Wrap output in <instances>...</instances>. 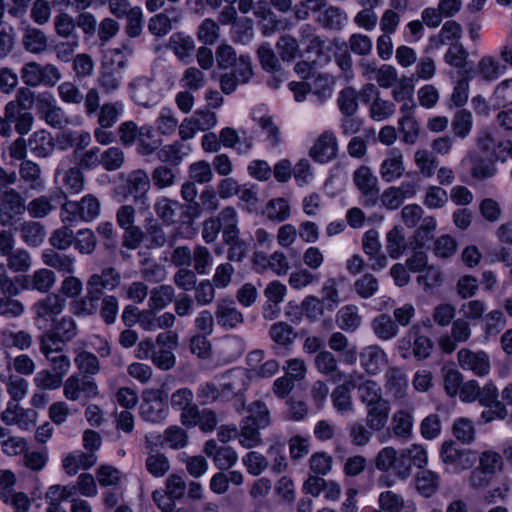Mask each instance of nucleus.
Instances as JSON below:
<instances>
[{
	"instance_id": "f704fd0d",
	"label": "nucleus",
	"mask_w": 512,
	"mask_h": 512,
	"mask_svg": "<svg viewBox=\"0 0 512 512\" xmlns=\"http://www.w3.org/2000/svg\"><path fill=\"white\" fill-rule=\"evenodd\" d=\"M22 43L26 51L32 54H41L48 49V37L35 27L26 26L23 29Z\"/></svg>"
},
{
	"instance_id": "4468645a",
	"label": "nucleus",
	"mask_w": 512,
	"mask_h": 512,
	"mask_svg": "<svg viewBox=\"0 0 512 512\" xmlns=\"http://www.w3.org/2000/svg\"><path fill=\"white\" fill-rule=\"evenodd\" d=\"M1 420L6 425H17L21 430H30L36 424L37 412L33 409H24L18 403L8 402L1 413Z\"/></svg>"
},
{
	"instance_id": "412c9836",
	"label": "nucleus",
	"mask_w": 512,
	"mask_h": 512,
	"mask_svg": "<svg viewBox=\"0 0 512 512\" xmlns=\"http://www.w3.org/2000/svg\"><path fill=\"white\" fill-rule=\"evenodd\" d=\"M462 163L468 166L469 173L474 180L483 181L493 177L497 169L494 161L480 155L478 152H470Z\"/></svg>"
},
{
	"instance_id": "6e6552de",
	"label": "nucleus",
	"mask_w": 512,
	"mask_h": 512,
	"mask_svg": "<svg viewBox=\"0 0 512 512\" xmlns=\"http://www.w3.org/2000/svg\"><path fill=\"white\" fill-rule=\"evenodd\" d=\"M127 67V59L121 57L117 64L114 61L102 63L97 83L105 94H115L123 81V70Z\"/></svg>"
},
{
	"instance_id": "2f4dec72",
	"label": "nucleus",
	"mask_w": 512,
	"mask_h": 512,
	"mask_svg": "<svg viewBox=\"0 0 512 512\" xmlns=\"http://www.w3.org/2000/svg\"><path fill=\"white\" fill-rule=\"evenodd\" d=\"M254 263L256 266L271 269L278 276L286 275L290 269L288 259L282 251H274L269 256L255 253Z\"/></svg>"
},
{
	"instance_id": "dca6fc26",
	"label": "nucleus",
	"mask_w": 512,
	"mask_h": 512,
	"mask_svg": "<svg viewBox=\"0 0 512 512\" xmlns=\"http://www.w3.org/2000/svg\"><path fill=\"white\" fill-rule=\"evenodd\" d=\"M405 172L404 155L399 148L389 149L379 167V174L386 183L400 179Z\"/></svg>"
},
{
	"instance_id": "f257e3e1",
	"label": "nucleus",
	"mask_w": 512,
	"mask_h": 512,
	"mask_svg": "<svg viewBox=\"0 0 512 512\" xmlns=\"http://www.w3.org/2000/svg\"><path fill=\"white\" fill-rule=\"evenodd\" d=\"M20 76L23 83L29 87L45 86L51 88L61 80L62 73L52 63L41 65L36 61H31L22 66Z\"/></svg>"
},
{
	"instance_id": "bb28decb",
	"label": "nucleus",
	"mask_w": 512,
	"mask_h": 512,
	"mask_svg": "<svg viewBox=\"0 0 512 512\" xmlns=\"http://www.w3.org/2000/svg\"><path fill=\"white\" fill-rule=\"evenodd\" d=\"M385 246L391 259H399L406 253L409 245L402 226L396 225L386 233Z\"/></svg>"
},
{
	"instance_id": "5701e85b",
	"label": "nucleus",
	"mask_w": 512,
	"mask_h": 512,
	"mask_svg": "<svg viewBox=\"0 0 512 512\" xmlns=\"http://www.w3.org/2000/svg\"><path fill=\"white\" fill-rule=\"evenodd\" d=\"M120 282V274L113 267H107L100 273L92 274L87 281V287L92 290L91 293L101 297L104 290H114Z\"/></svg>"
},
{
	"instance_id": "a19ab883",
	"label": "nucleus",
	"mask_w": 512,
	"mask_h": 512,
	"mask_svg": "<svg viewBox=\"0 0 512 512\" xmlns=\"http://www.w3.org/2000/svg\"><path fill=\"white\" fill-rule=\"evenodd\" d=\"M336 323L338 327L346 332H355L362 323L358 307L355 305H345L336 314Z\"/></svg>"
},
{
	"instance_id": "f8f14e48",
	"label": "nucleus",
	"mask_w": 512,
	"mask_h": 512,
	"mask_svg": "<svg viewBox=\"0 0 512 512\" xmlns=\"http://www.w3.org/2000/svg\"><path fill=\"white\" fill-rule=\"evenodd\" d=\"M385 388L398 405L411 403L408 400V378L401 369L392 367L386 372Z\"/></svg>"
},
{
	"instance_id": "20e7f679",
	"label": "nucleus",
	"mask_w": 512,
	"mask_h": 512,
	"mask_svg": "<svg viewBox=\"0 0 512 512\" xmlns=\"http://www.w3.org/2000/svg\"><path fill=\"white\" fill-rule=\"evenodd\" d=\"M66 301L58 294L51 293L34 303L35 323L40 329H48L55 324L57 317L63 312Z\"/></svg>"
},
{
	"instance_id": "338daca9",
	"label": "nucleus",
	"mask_w": 512,
	"mask_h": 512,
	"mask_svg": "<svg viewBox=\"0 0 512 512\" xmlns=\"http://www.w3.org/2000/svg\"><path fill=\"white\" fill-rule=\"evenodd\" d=\"M350 441L354 446H366L370 443L374 430L361 421H354L348 427Z\"/></svg>"
},
{
	"instance_id": "f03ea898",
	"label": "nucleus",
	"mask_w": 512,
	"mask_h": 512,
	"mask_svg": "<svg viewBox=\"0 0 512 512\" xmlns=\"http://www.w3.org/2000/svg\"><path fill=\"white\" fill-rule=\"evenodd\" d=\"M100 213V203L93 195L88 194L80 201H66L60 212L64 223H77L79 221L89 222L94 220Z\"/></svg>"
},
{
	"instance_id": "c85d7f7f",
	"label": "nucleus",
	"mask_w": 512,
	"mask_h": 512,
	"mask_svg": "<svg viewBox=\"0 0 512 512\" xmlns=\"http://www.w3.org/2000/svg\"><path fill=\"white\" fill-rule=\"evenodd\" d=\"M27 146L36 157H48L55 149L52 134L44 129L35 131L28 139Z\"/></svg>"
},
{
	"instance_id": "bf43d9fd",
	"label": "nucleus",
	"mask_w": 512,
	"mask_h": 512,
	"mask_svg": "<svg viewBox=\"0 0 512 512\" xmlns=\"http://www.w3.org/2000/svg\"><path fill=\"white\" fill-rule=\"evenodd\" d=\"M137 152L142 156L153 154L159 146L157 140L154 139V128L151 125L141 126V132L137 138Z\"/></svg>"
},
{
	"instance_id": "c9c22d12",
	"label": "nucleus",
	"mask_w": 512,
	"mask_h": 512,
	"mask_svg": "<svg viewBox=\"0 0 512 512\" xmlns=\"http://www.w3.org/2000/svg\"><path fill=\"white\" fill-rule=\"evenodd\" d=\"M91 289L87 287V294L84 297H76L70 304L71 312L78 317H89L98 311V301L100 296L91 293Z\"/></svg>"
},
{
	"instance_id": "4d7b16f0",
	"label": "nucleus",
	"mask_w": 512,
	"mask_h": 512,
	"mask_svg": "<svg viewBox=\"0 0 512 512\" xmlns=\"http://www.w3.org/2000/svg\"><path fill=\"white\" fill-rule=\"evenodd\" d=\"M341 279L339 278H328L323 283L322 289H321V300L323 302H326V310L327 311H334L336 307L341 302L340 299V292L338 289V285Z\"/></svg>"
},
{
	"instance_id": "3c124183",
	"label": "nucleus",
	"mask_w": 512,
	"mask_h": 512,
	"mask_svg": "<svg viewBox=\"0 0 512 512\" xmlns=\"http://www.w3.org/2000/svg\"><path fill=\"white\" fill-rule=\"evenodd\" d=\"M175 290L171 285H160L150 291L148 306L150 310H162L172 303Z\"/></svg>"
},
{
	"instance_id": "4be33fe9",
	"label": "nucleus",
	"mask_w": 512,
	"mask_h": 512,
	"mask_svg": "<svg viewBox=\"0 0 512 512\" xmlns=\"http://www.w3.org/2000/svg\"><path fill=\"white\" fill-rule=\"evenodd\" d=\"M356 387V382L352 376H349L345 382L338 385L331 393L332 405L340 415L355 412V405L352 399L351 391Z\"/></svg>"
},
{
	"instance_id": "8fccbe9b",
	"label": "nucleus",
	"mask_w": 512,
	"mask_h": 512,
	"mask_svg": "<svg viewBox=\"0 0 512 512\" xmlns=\"http://www.w3.org/2000/svg\"><path fill=\"white\" fill-rule=\"evenodd\" d=\"M1 344L6 348L27 350L32 345V336L24 330L13 331L5 329L1 333Z\"/></svg>"
},
{
	"instance_id": "37998d69",
	"label": "nucleus",
	"mask_w": 512,
	"mask_h": 512,
	"mask_svg": "<svg viewBox=\"0 0 512 512\" xmlns=\"http://www.w3.org/2000/svg\"><path fill=\"white\" fill-rule=\"evenodd\" d=\"M357 389L359 399L365 407L387 402V400L383 398L382 388L374 380L368 379L363 381L358 385Z\"/></svg>"
},
{
	"instance_id": "de8ad7c7",
	"label": "nucleus",
	"mask_w": 512,
	"mask_h": 512,
	"mask_svg": "<svg viewBox=\"0 0 512 512\" xmlns=\"http://www.w3.org/2000/svg\"><path fill=\"white\" fill-rule=\"evenodd\" d=\"M178 123L176 113L170 107H162L154 121L157 133L162 136L173 135L177 130Z\"/></svg>"
},
{
	"instance_id": "864d4df0",
	"label": "nucleus",
	"mask_w": 512,
	"mask_h": 512,
	"mask_svg": "<svg viewBox=\"0 0 512 512\" xmlns=\"http://www.w3.org/2000/svg\"><path fill=\"white\" fill-rule=\"evenodd\" d=\"M462 35V27L456 21L450 20L444 23L438 35L431 39L435 46L456 44Z\"/></svg>"
},
{
	"instance_id": "a211bd4d",
	"label": "nucleus",
	"mask_w": 512,
	"mask_h": 512,
	"mask_svg": "<svg viewBox=\"0 0 512 512\" xmlns=\"http://www.w3.org/2000/svg\"><path fill=\"white\" fill-rule=\"evenodd\" d=\"M360 366L369 375L379 374L387 365L388 356L377 344L364 347L359 353Z\"/></svg>"
},
{
	"instance_id": "a18cd8bd",
	"label": "nucleus",
	"mask_w": 512,
	"mask_h": 512,
	"mask_svg": "<svg viewBox=\"0 0 512 512\" xmlns=\"http://www.w3.org/2000/svg\"><path fill=\"white\" fill-rule=\"evenodd\" d=\"M96 463V456L93 453L75 452L63 460L65 472L74 476L82 469H89Z\"/></svg>"
},
{
	"instance_id": "393cba45",
	"label": "nucleus",
	"mask_w": 512,
	"mask_h": 512,
	"mask_svg": "<svg viewBox=\"0 0 512 512\" xmlns=\"http://www.w3.org/2000/svg\"><path fill=\"white\" fill-rule=\"evenodd\" d=\"M42 262L61 274H74L76 258L73 255L61 253L55 249H45L41 255Z\"/></svg>"
},
{
	"instance_id": "9d476101",
	"label": "nucleus",
	"mask_w": 512,
	"mask_h": 512,
	"mask_svg": "<svg viewBox=\"0 0 512 512\" xmlns=\"http://www.w3.org/2000/svg\"><path fill=\"white\" fill-rule=\"evenodd\" d=\"M63 394L70 401H77L83 395L86 399L98 396L96 382L86 376L71 375L63 383Z\"/></svg>"
},
{
	"instance_id": "1a4fd4ad",
	"label": "nucleus",
	"mask_w": 512,
	"mask_h": 512,
	"mask_svg": "<svg viewBox=\"0 0 512 512\" xmlns=\"http://www.w3.org/2000/svg\"><path fill=\"white\" fill-rule=\"evenodd\" d=\"M26 206L21 194L13 188H0V224L7 226L24 213Z\"/></svg>"
},
{
	"instance_id": "79ce46f5",
	"label": "nucleus",
	"mask_w": 512,
	"mask_h": 512,
	"mask_svg": "<svg viewBox=\"0 0 512 512\" xmlns=\"http://www.w3.org/2000/svg\"><path fill=\"white\" fill-rule=\"evenodd\" d=\"M169 48L179 60L186 61L195 50V42L191 36L178 32L170 36Z\"/></svg>"
},
{
	"instance_id": "4c0bfd02",
	"label": "nucleus",
	"mask_w": 512,
	"mask_h": 512,
	"mask_svg": "<svg viewBox=\"0 0 512 512\" xmlns=\"http://www.w3.org/2000/svg\"><path fill=\"white\" fill-rule=\"evenodd\" d=\"M371 329L382 341H389L399 333V327L388 314H380L371 321Z\"/></svg>"
},
{
	"instance_id": "9b49d317",
	"label": "nucleus",
	"mask_w": 512,
	"mask_h": 512,
	"mask_svg": "<svg viewBox=\"0 0 512 512\" xmlns=\"http://www.w3.org/2000/svg\"><path fill=\"white\" fill-rule=\"evenodd\" d=\"M457 360L463 370L471 371L479 377L488 375L491 369L490 357L482 350L462 348L457 353Z\"/></svg>"
},
{
	"instance_id": "423d86ee",
	"label": "nucleus",
	"mask_w": 512,
	"mask_h": 512,
	"mask_svg": "<svg viewBox=\"0 0 512 512\" xmlns=\"http://www.w3.org/2000/svg\"><path fill=\"white\" fill-rule=\"evenodd\" d=\"M131 99L140 106L149 107L160 100L154 79L147 75H138L128 84Z\"/></svg>"
},
{
	"instance_id": "0e129e2a",
	"label": "nucleus",
	"mask_w": 512,
	"mask_h": 512,
	"mask_svg": "<svg viewBox=\"0 0 512 512\" xmlns=\"http://www.w3.org/2000/svg\"><path fill=\"white\" fill-rule=\"evenodd\" d=\"M355 292L363 299L373 297L379 290V281L372 273H365L353 285Z\"/></svg>"
},
{
	"instance_id": "09e8293b",
	"label": "nucleus",
	"mask_w": 512,
	"mask_h": 512,
	"mask_svg": "<svg viewBox=\"0 0 512 512\" xmlns=\"http://www.w3.org/2000/svg\"><path fill=\"white\" fill-rule=\"evenodd\" d=\"M124 113V103L122 101L108 102L100 107L98 114V124L102 128L113 127Z\"/></svg>"
},
{
	"instance_id": "ddd939ff",
	"label": "nucleus",
	"mask_w": 512,
	"mask_h": 512,
	"mask_svg": "<svg viewBox=\"0 0 512 512\" xmlns=\"http://www.w3.org/2000/svg\"><path fill=\"white\" fill-rule=\"evenodd\" d=\"M414 427V406L412 403L399 405L391 418L393 434L402 440H410Z\"/></svg>"
},
{
	"instance_id": "49530a36",
	"label": "nucleus",
	"mask_w": 512,
	"mask_h": 512,
	"mask_svg": "<svg viewBox=\"0 0 512 512\" xmlns=\"http://www.w3.org/2000/svg\"><path fill=\"white\" fill-rule=\"evenodd\" d=\"M440 484V476L431 470H421L415 476L417 491L424 497H431L436 493Z\"/></svg>"
},
{
	"instance_id": "603ef678",
	"label": "nucleus",
	"mask_w": 512,
	"mask_h": 512,
	"mask_svg": "<svg viewBox=\"0 0 512 512\" xmlns=\"http://www.w3.org/2000/svg\"><path fill=\"white\" fill-rule=\"evenodd\" d=\"M398 130L401 135V141L407 145H414L420 136L421 127L414 117H399Z\"/></svg>"
},
{
	"instance_id": "7c9ffc66",
	"label": "nucleus",
	"mask_w": 512,
	"mask_h": 512,
	"mask_svg": "<svg viewBox=\"0 0 512 512\" xmlns=\"http://www.w3.org/2000/svg\"><path fill=\"white\" fill-rule=\"evenodd\" d=\"M179 19L180 16L176 9L166 10L150 18L148 29L151 34L162 37L171 31L173 24L177 23Z\"/></svg>"
},
{
	"instance_id": "7ed1b4c3",
	"label": "nucleus",
	"mask_w": 512,
	"mask_h": 512,
	"mask_svg": "<svg viewBox=\"0 0 512 512\" xmlns=\"http://www.w3.org/2000/svg\"><path fill=\"white\" fill-rule=\"evenodd\" d=\"M151 188V180L146 171L142 169L133 170L128 173L123 184L119 187L124 198L132 197L136 204L149 208L148 193Z\"/></svg>"
},
{
	"instance_id": "72a5a7b5",
	"label": "nucleus",
	"mask_w": 512,
	"mask_h": 512,
	"mask_svg": "<svg viewBox=\"0 0 512 512\" xmlns=\"http://www.w3.org/2000/svg\"><path fill=\"white\" fill-rule=\"evenodd\" d=\"M21 240L30 247L40 246L46 237V230L40 222L24 221L17 228Z\"/></svg>"
},
{
	"instance_id": "6e6d98bb",
	"label": "nucleus",
	"mask_w": 512,
	"mask_h": 512,
	"mask_svg": "<svg viewBox=\"0 0 512 512\" xmlns=\"http://www.w3.org/2000/svg\"><path fill=\"white\" fill-rule=\"evenodd\" d=\"M21 179L29 184L32 189H42L44 181L41 177V169L38 164L33 161L25 160L19 168Z\"/></svg>"
},
{
	"instance_id": "052dcab7",
	"label": "nucleus",
	"mask_w": 512,
	"mask_h": 512,
	"mask_svg": "<svg viewBox=\"0 0 512 512\" xmlns=\"http://www.w3.org/2000/svg\"><path fill=\"white\" fill-rule=\"evenodd\" d=\"M396 113V105L390 100L379 97L369 107V116L372 120L381 122L393 117Z\"/></svg>"
},
{
	"instance_id": "473e14b6",
	"label": "nucleus",
	"mask_w": 512,
	"mask_h": 512,
	"mask_svg": "<svg viewBox=\"0 0 512 512\" xmlns=\"http://www.w3.org/2000/svg\"><path fill=\"white\" fill-rule=\"evenodd\" d=\"M190 151L189 145L183 144L180 141H174L162 146L157 151V158L162 163L177 166L189 155Z\"/></svg>"
},
{
	"instance_id": "c03bdc74",
	"label": "nucleus",
	"mask_w": 512,
	"mask_h": 512,
	"mask_svg": "<svg viewBox=\"0 0 512 512\" xmlns=\"http://www.w3.org/2000/svg\"><path fill=\"white\" fill-rule=\"evenodd\" d=\"M334 79L328 74H318L313 81L309 83L310 93L316 98L318 103H324L331 98L334 90Z\"/></svg>"
},
{
	"instance_id": "39448f33",
	"label": "nucleus",
	"mask_w": 512,
	"mask_h": 512,
	"mask_svg": "<svg viewBox=\"0 0 512 512\" xmlns=\"http://www.w3.org/2000/svg\"><path fill=\"white\" fill-rule=\"evenodd\" d=\"M374 465L381 472L391 471L400 480H406L411 475L410 464L406 463L401 451L391 446L382 448L374 459Z\"/></svg>"
},
{
	"instance_id": "774afa93",
	"label": "nucleus",
	"mask_w": 512,
	"mask_h": 512,
	"mask_svg": "<svg viewBox=\"0 0 512 512\" xmlns=\"http://www.w3.org/2000/svg\"><path fill=\"white\" fill-rule=\"evenodd\" d=\"M491 101L497 107L512 105V77L499 82L491 95Z\"/></svg>"
},
{
	"instance_id": "6ab92c4d",
	"label": "nucleus",
	"mask_w": 512,
	"mask_h": 512,
	"mask_svg": "<svg viewBox=\"0 0 512 512\" xmlns=\"http://www.w3.org/2000/svg\"><path fill=\"white\" fill-rule=\"evenodd\" d=\"M219 387L222 392V399H230L233 396L245 391L249 384V379L242 369L227 371L220 377H217Z\"/></svg>"
},
{
	"instance_id": "58836bf2",
	"label": "nucleus",
	"mask_w": 512,
	"mask_h": 512,
	"mask_svg": "<svg viewBox=\"0 0 512 512\" xmlns=\"http://www.w3.org/2000/svg\"><path fill=\"white\" fill-rule=\"evenodd\" d=\"M221 229L223 231V239L226 243H232L238 240V213L233 207L224 208L220 215Z\"/></svg>"
},
{
	"instance_id": "aec40b11",
	"label": "nucleus",
	"mask_w": 512,
	"mask_h": 512,
	"mask_svg": "<svg viewBox=\"0 0 512 512\" xmlns=\"http://www.w3.org/2000/svg\"><path fill=\"white\" fill-rule=\"evenodd\" d=\"M139 412L143 420L152 423H160L164 421L168 415V406L157 393H150L144 396Z\"/></svg>"
},
{
	"instance_id": "a878e982",
	"label": "nucleus",
	"mask_w": 512,
	"mask_h": 512,
	"mask_svg": "<svg viewBox=\"0 0 512 512\" xmlns=\"http://www.w3.org/2000/svg\"><path fill=\"white\" fill-rule=\"evenodd\" d=\"M56 283V274L54 271L46 268L34 271L32 275L23 279V288L27 290H36L41 293L49 292Z\"/></svg>"
},
{
	"instance_id": "5fc2aeb1",
	"label": "nucleus",
	"mask_w": 512,
	"mask_h": 512,
	"mask_svg": "<svg viewBox=\"0 0 512 512\" xmlns=\"http://www.w3.org/2000/svg\"><path fill=\"white\" fill-rule=\"evenodd\" d=\"M451 128L455 136L461 139L468 137L473 128L472 113L467 109L457 110L452 118Z\"/></svg>"
},
{
	"instance_id": "13d9d810",
	"label": "nucleus",
	"mask_w": 512,
	"mask_h": 512,
	"mask_svg": "<svg viewBox=\"0 0 512 512\" xmlns=\"http://www.w3.org/2000/svg\"><path fill=\"white\" fill-rule=\"evenodd\" d=\"M247 412L249 415L245 419H250V423L258 428L264 429L270 425V411L264 402L259 400L252 402L248 406Z\"/></svg>"
},
{
	"instance_id": "cd10ccee",
	"label": "nucleus",
	"mask_w": 512,
	"mask_h": 512,
	"mask_svg": "<svg viewBox=\"0 0 512 512\" xmlns=\"http://www.w3.org/2000/svg\"><path fill=\"white\" fill-rule=\"evenodd\" d=\"M348 21L346 12L336 6H325L316 16V22L324 28L331 30L342 29Z\"/></svg>"
},
{
	"instance_id": "ea45409f",
	"label": "nucleus",
	"mask_w": 512,
	"mask_h": 512,
	"mask_svg": "<svg viewBox=\"0 0 512 512\" xmlns=\"http://www.w3.org/2000/svg\"><path fill=\"white\" fill-rule=\"evenodd\" d=\"M181 208L182 205L180 202L165 196L158 197L154 203L156 215L167 225L175 223Z\"/></svg>"
},
{
	"instance_id": "2eb2a0df",
	"label": "nucleus",
	"mask_w": 512,
	"mask_h": 512,
	"mask_svg": "<svg viewBox=\"0 0 512 512\" xmlns=\"http://www.w3.org/2000/svg\"><path fill=\"white\" fill-rule=\"evenodd\" d=\"M217 324L224 329H235L244 321L242 312L230 297L220 298L215 306Z\"/></svg>"
},
{
	"instance_id": "0eeeda50",
	"label": "nucleus",
	"mask_w": 512,
	"mask_h": 512,
	"mask_svg": "<svg viewBox=\"0 0 512 512\" xmlns=\"http://www.w3.org/2000/svg\"><path fill=\"white\" fill-rule=\"evenodd\" d=\"M353 182L364 197L363 205L366 207L376 205L379 194V181L372 169L366 165L358 167L353 172Z\"/></svg>"
},
{
	"instance_id": "e2e57ef3",
	"label": "nucleus",
	"mask_w": 512,
	"mask_h": 512,
	"mask_svg": "<svg viewBox=\"0 0 512 512\" xmlns=\"http://www.w3.org/2000/svg\"><path fill=\"white\" fill-rule=\"evenodd\" d=\"M74 362L78 370L84 374L96 375L100 371L99 359L91 352L77 350Z\"/></svg>"
},
{
	"instance_id": "c756f323",
	"label": "nucleus",
	"mask_w": 512,
	"mask_h": 512,
	"mask_svg": "<svg viewBox=\"0 0 512 512\" xmlns=\"http://www.w3.org/2000/svg\"><path fill=\"white\" fill-rule=\"evenodd\" d=\"M506 73V65L495 56H483L476 66V74L481 80L493 82Z\"/></svg>"
},
{
	"instance_id": "e433bc0d",
	"label": "nucleus",
	"mask_w": 512,
	"mask_h": 512,
	"mask_svg": "<svg viewBox=\"0 0 512 512\" xmlns=\"http://www.w3.org/2000/svg\"><path fill=\"white\" fill-rule=\"evenodd\" d=\"M389 414L390 406L388 401L375 406H368L366 407V424L371 430L379 432L386 427Z\"/></svg>"
},
{
	"instance_id": "69168bd1",
	"label": "nucleus",
	"mask_w": 512,
	"mask_h": 512,
	"mask_svg": "<svg viewBox=\"0 0 512 512\" xmlns=\"http://www.w3.org/2000/svg\"><path fill=\"white\" fill-rule=\"evenodd\" d=\"M483 330L487 336H496L506 326L507 320L504 313L495 309L483 316Z\"/></svg>"
},
{
	"instance_id": "680f3d73",
	"label": "nucleus",
	"mask_w": 512,
	"mask_h": 512,
	"mask_svg": "<svg viewBox=\"0 0 512 512\" xmlns=\"http://www.w3.org/2000/svg\"><path fill=\"white\" fill-rule=\"evenodd\" d=\"M55 33L65 39L78 37L76 34V21L67 12H60L54 17Z\"/></svg>"
},
{
	"instance_id": "b1692460",
	"label": "nucleus",
	"mask_w": 512,
	"mask_h": 512,
	"mask_svg": "<svg viewBox=\"0 0 512 512\" xmlns=\"http://www.w3.org/2000/svg\"><path fill=\"white\" fill-rule=\"evenodd\" d=\"M204 452L213 460L215 466L222 470L234 466L238 460L234 449L228 446L218 447L214 440H208L205 443Z\"/></svg>"
},
{
	"instance_id": "f3484780",
	"label": "nucleus",
	"mask_w": 512,
	"mask_h": 512,
	"mask_svg": "<svg viewBox=\"0 0 512 512\" xmlns=\"http://www.w3.org/2000/svg\"><path fill=\"white\" fill-rule=\"evenodd\" d=\"M338 142L332 131L323 132L311 147L309 155L316 162L325 164L336 158Z\"/></svg>"
}]
</instances>
